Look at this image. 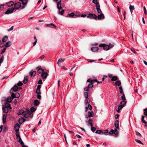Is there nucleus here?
<instances>
[{"label": "nucleus", "instance_id": "obj_13", "mask_svg": "<svg viewBox=\"0 0 147 147\" xmlns=\"http://www.w3.org/2000/svg\"><path fill=\"white\" fill-rule=\"evenodd\" d=\"M25 121V119L23 117H21L18 120V122L19 123L21 124H22Z\"/></svg>", "mask_w": 147, "mask_h": 147}, {"label": "nucleus", "instance_id": "obj_57", "mask_svg": "<svg viewBox=\"0 0 147 147\" xmlns=\"http://www.w3.org/2000/svg\"><path fill=\"white\" fill-rule=\"evenodd\" d=\"M6 107H7L8 109L9 108V109H12L11 107V105L10 104H8L6 106Z\"/></svg>", "mask_w": 147, "mask_h": 147}, {"label": "nucleus", "instance_id": "obj_21", "mask_svg": "<svg viewBox=\"0 0 147 147\" xmlns=\"http://www.w3.org/2000/svg\"><path fill=\"white\" fill-rule=\"evenodd\" d=\"M3 112L5 113H7L8 112V109H7V107L5 106L4 107H3L2 109Z\"/></svg>", "mask_w": 147, "mask_h": 147}, {"label": "nucleus", "instance_id": "obj_27", "mask_svg": "<svg viewBox=\"0 0 147 147\" xmlns=\"http://www.w3.org/2000/svg\"><path fill=\"white\" fill-rule=\"evenodd\" d=\"M8 37L7 36H5L2 39V41L3 42H5L8 39Z\"/></svg>", "mask_w": 147, "mask_h": 147}, {"label": "nucleus", "instance_id": "obj_29", "mask_svg": "<svg viewBox=\"0 0 147 147\" xmlns=\"http://www.w3.org/2000/svg\"><path fill=\"white\" fill-rule=\"evenodd\" d=\"M34 103L35 106H38L39 104V102L37 100H35L34 101Z\"/></svg>", "mask_w": 147, "mask_h": 147}, {"label": "nucleus", "instance_id": "obj_2", "mask_svg": "<svg viewBox=\"0 0 147 147\" xmlns=\"http://www.w3.org/2000/svg\"><path fill=\"white\" fill-rule=\"evenodd\" d=\"M99 46L100 47H103L104 50L107 51L109 49V45L105 44H100Z\"/></svg>", "mask_w": 147, "mask_h": 147}, {"label": "nucleus", "instance_id": "obj_58", "mask_svg": "<svg viewBox=\"0 0 147 147\" xmlns=\"http://www.w3.org/2000/svg\"><path fill=\"white\" fill-rule=\"evenodd\" d=\"M37 98L39 99H40L41 98V97L40 95V94H37Z\"/></svg>", "mask_w": 147, "mask_h": 147}, {"label": "nucleus", "instance_id": "obj_36", "mask_svg": "<svg viewBox=\"0 0 147 147\" xmlns=\"http://www.w3.org/2000/svg\"><path fill=\"white\" fill-rule=\"evenodd\" d=\"M12 99V98H11V97H9L7 100V102L9 103H10Z\"/></svg>", "mask_w": 147, "mask_h": 147}, {"label": "nucleus", "instance_id": "obj_60", "mask_svg": "<svg viewBox=\"0 0 147 147\" xmlns=\"http://www.w3.org/2000/svg\"><path fill=\"white\" fill-rule=\"evenodd\" d=\"M143 9H144V13L145 15H146L147 13V11H146V7H143Z\"/></svg>", "mask_w": 147, "mask_h": 147}, {"label": "nucleus", "instance_id": "obj_8", "mask_svg": "<svg viewBox=\"0 0 147 147\" xmlns=\"http://www.w3.org/2000/svg\"><path fill=\"white\" fill-rule=\"evenodd\" d=\"M85 122L86 123H88V125H90L91 127L93 126V120L91 119H89L88 121H86Z\"/></svg>", "mask_w": 147, "mask_h": 147}, {"label": "nucleus", "instance_id": "obj_5", "mask_svg": "<svg viewBox=\"0 0 147 147\" xmlns=\"http://www.w3.org/2000/svg\"><path fill=\"white\" fill-rule=\"evenodd\" d=\"M21 6V3L20 2H18L16 3L14 5V8L16 9H19Z\"/></svg>", "mask_w": 147, "mask_h": 147}, {"label": "nucleus", "instance_id": "obj_52", "mask_svg": "<svg viewBox=\"0 0 147 147\" xmlns=\"http://www.w3.org/2000/svg\"><path fill=\"white\" fill-rule=\"evenodd\" d=\"M88 86V88H91L93 87V85L91 83L89 84Z\"/></svg>", "mask_w": 147, "mask_h": 147}, {"label": "nucleus", "instance_id": "obj_40", "mask_svg": "<svg viewBox=\"0 0 147 147\" xmlns=\"http://www.w3.org/2000/svg\"><path fill=\"white\" fill-rule=\"evenodd\" d=\"M6 49L5 47L3 48L1 51L0 53V54H3V53H4V52L6 50Z\"/></svg>", "mask_w": 147, "mask_h": 147}, {"label": "nucleus", "instance_id": "obj_20", "mask_svg": "<svg viewBox=\"0 0 147 147\" xmlns=\"http://www.w3.org/2000/svg\"><path fill=\"white\" fill-rule=\"evenodd\" d=\"M14 2L13 1H11L6 3L8 7H11L14 4Z\"/></svg>", "mask_w": 147, "mask_h": 147}, {"label": "nucleus", "instance_id": "obj_54", "mask_svg": "<svg viewBox=\"0 0 147 147\" xmlns=\"http://www.w3.org/2000/svg\"><path fill=\"white\" fill-rule=\"evenodd\" d=\"M4 9V5L2 4L0 5V10H2Z\"/></svg>", "mask_w": 147, "mask_h": 147}, {"label": "nucleus", "instance_id": "obj_51", "mask_svg": "<svg viewBox=\"0 0 147 147\" xmlns=\"http://www.w3.org/2000/svg\"><path fill=\"white\" fill-rule=\"evenodd\" d=\"M102 131L100 130H98L96 131L95 133L96 134H100L102 133Z\"/></svg>", "mask_w": 147, "mask_h": 147}, {"label": "nucleus", "instance_id": "obj_19", "mask_svg": "<svg viewBox=\"0 0 147 147\" xmlns=\"http://www.w3.org/2000/svg\"><path fill=\"white\" fill-rule=\"evenodd\" d=\"M59 9V11L58 12V13L59 14H60L61 15H62L64 12V10L62 9V8H61Z\"/></svg>", "mask_w": 147, "mask_h": 147}, {"label": "nucleus", "instance_id": "obj_17", "mask_svg": "<svg viewBox=\"0 0 147 147\" xmlns=\"http://www.w3.org/2000/svg\"><path fill=\"white\" fill-rule=\"evenodd\" d=\"M36 73V72L35 71H33V70H31L30 72V76H34Z\"/></svg>", "mask_w": 147, "mask_h": 147}, {"label": "nucleus", "instance_id": "obj_14", "mask_svg": "<svg viewBox=\"0 0 147 147\" xmlns=\"http://www.w3.org/2000/svg\"><path fill=\"white\" fill-rule=\"evenodd\" d=\"M20 125L18 124H16L14 126V128L16 131H19Z\"/></svg>", "mask_w": 147, "mask_h": 147}, {"label": "nucleus", "instance_id": "obj_32", "mask_svg": "<svg viewBox=\"0 0 147 147\" xmlns=\"http://www.w3.org/2000/svg\"><path fill=\"white\" fill-rule=\"evenodd\" d=\"M28 81V79L27 76H25L24 79L23 80V83L24 84H26Z\"/></svg>", "mask_w": 147, "mask_h": 147}, {"label": "nucleus", "instance_id": "obj_39", "mask_svg": "<svg viewBox=\"0 0 147 147\" xmlns=\"http://www.w3.org/2000/svg\"><path fill=\"white\" fill-rule=\"evenodd\" d=\"M126 100H123V101H121L120 103V104L121 105H124L126 104Z\"/></svg>", "mask_w": 147, "mask_h": 147}, {"label": "nucleus", "instance_id": "obj_59", "mask_svg": "<svg viewBox=\"0 0 147 147\" xmlns=\"http://www.w3.org/2000/svg\"><path fill=\"white\" fill-rule=\"evenodd\" d=\"M22 84H23L22 82H19L17 84L19 86H21L22 85Z\"/></svg>", "mask_w": 147, "mask_h": 147}, {"label": "nucleus", "instance_id": "obj_35", "mask_svg": "<svg viewBox=\"0 0 147 147\" xmlns=\"http://www.w3.org/2000/svg\"><path fill=\"white\" fill-rule=\"evenodd\" d=\"M118 79L117 77L116 76H113L111 79V80L113 81H116Z\"/></svg>", "mask_w": 147, "mask_h": 147}, {"label": "nucleus", "instance_id": "obj_55", "mask_svg": "<svg viewBox=\"0 0 147 147\" xmlns=\"http://www.w3.org/2000/svg\"><path fill=\"white\" fill-rule=\"evenodd\" d=\"M68 15L69 17H73L74 16V14L72 12L70 13H69Z\"/></svg>", "mask_w": 147, "mask_h": 147}, {"label": "nucleus", "instance_id": "obj_50", "mask_svg": "<svg viewBox=\"0 0 147 147\" xmlns=\"http://www.w3.org/2000/svg\"><path fill=\"white\" fill-rule=\"evenodd\" d=\"M144 116H142V122H143L144 123H146V122L144 119Z\"/></svg>", "mask_w": 147, "mask_h": 147}, {"label": "nucleus", "instance_id": "obj_11", "mask_svg": "<svg viewBox=\"0 0 147 147\" xmlns=\"http://www.w3.org/2000/svg\"><path fill=\"white\" fill-rule=\"evenodd\" d=\"M105 18V16L102 13H101L100 14L98 15L97 16V18L98 20L103 19Z\"/></svg>", "mask_w": 147, "mask_h": 147}, {"label": "nucleus", "instance_id": "obj_12", "mask_svg": "<svg viewBox=\"0 0 147 147\" xmlns=\"http://www.w3.org/2000/svg\"><path fill=\"white\" fill-rule=\"evenodd\" d=\"M7 116V115L6 114H3L2 119L3 123H4L6 122Z\"/></svg>", "mask_w": 147, "mask_h": 147}, {"label": "nucleus", "instance_id": "obj_61", "mask_svg": "<svg viewBox=\"0 0 147 147\" xmlns=\"http://www.w3.org/2000/svg\"><path fill=\"white\" fill-rule=\"evenodd\" d=\"M98 43L95 42L94 43H91V45L92 46H96V45H98Z\"/></svg>", "mask_w": 147, "mask_h": 147}, {"label": "nucleus", "instance_id": "obj_63", "mask_svg": "<svg viewBox=\"0 0 147 147\" xmlns=\"http://www.w3.org/2000/svg\"><path fill=\"white\" fill-rule=\"evenodd\" d=\"M3 57H1L0 58V63H1L3 61Z\"/></svg>", "mask_w": 147, "mask_h": 147}, {"label": "nucleus", "instance_id": "obj_28", "mask_svg": "<svg viewBox=\"0 0 147 147\" xmlns=\"http://www.w3.org/2000/svg\"><path fill=\"white\" fill-rule=\"evenodd\" d=\"M93 112L89 111L88 113V117L90 118L93 116Z\"/></svg>", "mask_w": 147, "mask_h": 147}, {"label": "nucleus", "instance_id": "obj_15", "mask_svg": "<svg viewBox=\"0 0 147 147\" xmlns=\"http://www.w3.org/2000/svg\"><path fill=\"white\" fill-rule=\"evenodd\" d=\"M99 49L98 47H94L91 48V50L93 52L97 51Z\"/></svg>", "mask_w": 147, "mask_h": 147}, {"label": "nucleus", "instance_id": "obj_62", "mask_svg": "<svg viewBox=\"0 0 147 147\" xmlns=\"http://www.w3.org/2000/svg\"><path fill=\"white\" fill-rule=\"evenodd\" d=\"M87 107H88V109L90 110H91L92 109V106L90 105H89V104L88 105Z\"/></svg>", "mask_w": 147, "mask_h": 147}, {"label": "nucleus", "instance_id": "obj_18", "mask_svg": "<svg viewBox=\"0 0 147 147\" xmlns=\"http://www.w3.org/2000/svg\"><path fill=\"white\" fill-rule=\"evenodd\" d=\"M46 25L47 27H50L51 28H55L56 27V26L55 25L52 23H51L49 24H47Z\"/></svg>", "mask_w": 147, "mask_h": 147}, {"label": "nucleus", "instance_id": "obj_30", "mask_svg": "<svg viewBox=\"0 0 147 147\" xmlns=\"http://www.w3.org/2000/svg\"><path fill=\"white\" fill-rule=\"evenodd\" d=\"M124 107V106L123 105H121L119 106L118 107V109L117 110L118 112H119L120 110L122 108Z\"/></svg>", "mask_w": 147, "mask_h": 147}, {"label": "nucleus", "instance_id": "obj_45", "mask_svg": "<svg viewBox=\"0 0 147 147\" xmlns=\"http://www.w3.org/2000/svg\"><path fill=\"white\" fill-rule=\"evenodd\" d=\"M114 44H112L111 43H110L109 45V48H111V49L112 48L114 47Z\"/></svg>", "mask_w": 147, "mask_h": 147}, {"label": "nucleus", "instance_id": "obj_41", "mask_svg": "<svg viewBox=\"0 0 147 147\" xmlns=\"http://www.w3.org/2000/svg\"><path fill=\"white\" fill-rule=\"evenodd\" d=\"M121 99L123 100H125L126 98L125 94L124 93L122 94V96H121Z\"/></svg>", "mask_w": 147, "mask_h": 147}, {"label": "nucleus", "instance_id": "obj_1", "mask_svg": "<svg viewBox=\"0 0 147 147\" xmlns=\"http://www.w3.org/2000/svg\"><path fill=\"white\" fill-rule=\"evenodd\" d=\"M10 93L11 94V96L12 97V99L14 98H18L20 96V94L18 92H16L15 94L12 93V90H11Z\"/></svg>", "mask_w": 147, "mask_h": 147}, {"label": "nucleus", "instance_id": "obj_48", "mask_svg": "<svg viewBox=\"0 0 147 147\" xmlns=\"http://www.w3.org/2000/svg\"><path fill=\"white\" fill-rule=\"evenodd\" d=\"M114 130L113 129H112L111 130V131H109V135H112L113 134H114Z\"/></svg>", "mask_w": 147, "mask_h": 147}, {"label": "nucleus", "instance_id": "obj_4", "mask_svg": "<svg viewBox=\"0 0 147 147\" xmlns=\"http://www.w3.org/2000/svg\"><path fill=\"white\" fill-rule=\"evenodd\" d=\"M15 9V8L13 7H10L7 9L5 12V14H9L11 13Z\"/></svg>", "mask_w": 147, "mask_h": 147}, {"label": "nucleus", "instance_id": "obj_42", "mask_svg": "<svg viewBox=\"0 0 147 147\" xmlns=\"http://www.w3.org/2000/svg\"><path fill=\"white\" fill-rule=\"evenodd\" d=\"M92 3L95 4L96 5L98 4H99V2L97 1V0H93Z\"/></svg>", "mask_w": 147, "mask_h": 147}, {"label": "nucleus", "instance_id": "obj_56", "mask_svg": "<svg viewBox=\"0 0 147 147\" xmlns=\"http://www.w3.org/2000/svg\"><path fill=\"white\" fill-rule=\"evenodd\" d=\"M135 131L136 133V134L138 136H142V135H141V134H140V133L138 132L137 131Z\"/></svg>", "mask_w": 147, "mask_h": 147}, {"label": "nucleus", "instance_id": "obj_6", "mask_svg": "<svg viewBox=\"0 0 147 147\" xmlns=\"http://www.w3.org/2000/svg\"><path fill=\"white\" fill-rule=\"evenodd\" d=\"M36 69L37 70L38 73L39 74H42L44 72V70L41 69V66H40L37 67Z\"/></svg>", "mask_w": 147, "mask_h": 147}, {"label": "nucleus", "instance_id": "obj_25", "mask_svg": "<svg viewBox=\"0 0 147 147\" xmlns=\"http://www.w3.org/2000/svg\"><path fill=\"white\" fill-rule=\"evenodd\" d=\"M61 2H57V7L58 9H60L61 8H62L61 6Z\"/></svg>", "mask_w": 147, "mask_h": 147}, {"label": "nucleus", "instance_id": "obj_10", "mask_svg": "<svg viewBox=\"0 0 147 147\" xmlns=\"http://www.w3.org/2000/svg\"><path fill=\"white\" fill-rule=\"evenodd\" d=\"M96 9L97 11V12L98 13H100L101 12V9L100 8V6L99 4H98L96 5Z\"/></svg>", "mask_w": 147, "mask_h": 147}, {"label": "nucleus", "instance_id": "obj_64", "mask_svg": "<svg viewBox=\"0 0 147 147\" xmlns=\"http://www.w3.org/2000/svg\"><path fill=\"white\" fill-rule=\"evenodd\" d=\"M13 26H12L9 29H8L7 30L8 31H10L13 30Z\"/></svg>", "mask_w": 147, "mask_h": 147}, {"label": "nucleus", "instance_id": "obj_37", "mask_svg": "<svg viewBox=\"0 0 147 147\" xmlns=\"http://www.w3.org/2000/svg\"><path fill=\"white\" fill-rule=\"evenodd\" d=\"M84 95L85 97L86 98V99H87L88 98V93L87 92H85L84 93Z\"/></svg>", "mask_w": 147, "mask_h": 147}, {"label": "nucleus", "instance_id": "obj_47", "mask_svg": "<svg viewBox=\"0 0 147 147\" xmlns=\"http://www.w3.org/2000/svg\"><path fill=\"white\" fill-rule=\"evenodd\" d=\"M35 110L36 109L33 107H31L30 109V111L32 113L34 112Z\"/></svg>", "mask_w": 147, "mask_h": 147}, {"label": "nucleus", "instance_id": "obj_53", "mask_svg": "<svg viewBox=\"0 0 147 147\" xmlns=\"http://www.w3.org/2000/svg\"><path fill=\"white\" fill-rule=\"evenodd\" d=\"M96 128L93 127H92H92L91 128V131L93 132H94L96 130Z\"/></svg>", "mask_w": 147, "mask_h": 147}, {"label": "nucleus", "instance_id": "obj_44", "mask_svg": "<svg viewBox=\"0 0 147 147\" xmlns=\"http://www.w3.org/2000/svg\"><path fill=\"white\" fill-rule=\"evenodd\" d=\"M119 92L121 94H123V90L121 86H120L119 87Z\"/></svg>", "mask_w": 147, "mask_h": 147}, {"label": "nucleus", "instance_id": "obj_22", "mask_svg": "<svg viewBox=\"0 0 147 147\" xmlns=\"http://www.w3.org/2000/svg\"><path fill=\"white\" fill-rule=\"evenodd\" d=\"M129 9L131 12L132 14V13L133 10H134L135 9L134 6H132L131 5H130L129 6Z\"/></svg>", "mask_w": 147, "mask_h": 147}, {"label": "nucleus", "instance_id": "obj_24", "mask_svg": "<svg viewBox=\"0 0 147 147\" xmlns=\"http://www.w3.org/2000/svg\"><path fill=\"white\" fill-rule=\"evenodd\" d=\"M11 44V42L10 41L7 42L5 44V47H10Z\"/></svg>", "mask_w": 147, "mask_h": 147}, {"label": "nucleus", "instance_id": "obj_7", "mask_svg": "<svg viewBox=\"0 0 147 147\" xmlns=\"http://www.w3.org/2000/svg\"><path fill=\"white\" fill-rule=\"evenodd\" d=\"M30 112L29 111H24L22 115L25 118H27L29 116Z\"/></svg>", "mask_w": 147, "mask_h": 147}, {"label": "nucleus", "instance_id": "obj_26", "mask_svg": "<svg viewBox=\"0 0 147 147\" xmlns=\"http://www.w3.org/2000/svg\"><path fill=\"white\" fill-rule=\"evenodd\" d=\"M19 1L22 2V4L23 5H26L28 1V0H19Z\"/></svg>", "mask_w": 147, "mask_h": 147}, {"label": "nucleus", "instance_id": "obj_38", "mask_svg": "<svg viewBox=\"0 0 147 147\" xmlns=\"http://www.w3.org/2000/svg\"><path fill=\"white\" fill-rule=\"evenodd\" d=\"M64 60H65V59H59V60L58 61L57 64L58 65H59V63L63 62L64 61Z\"/></svg>", "mask_w": 147, "mask_h": 147}, {"label": "nucleus", "instance_id": "obj_23", "mask_svg": "<svg viewBox=\"0 0 147 147\" xmlns=\"http://www.w3.org/2000/svg\"><path fill=\"white\" fill-rule=\"evenodd\" d=\"M12 89H13L14 91L16 92L18 90V87L16 85H15L11 89V90Z\"/></svg>", "mask_w": 147, "mask_h": 147}, {"label": "nucleus", "instance_id": "obj_16", "mask_svg": "<svg viewBox=\"0 0 147 147\" xmlns=\"http://www.w3.org/2000/svg\"><path fill=\"white\" fill-rule=\"evenodd\" d=\"M115 125L117 129H119V122L118 120H116L115 121Z\"/></svg>", "mask_w": 147, "mask_h": 147}, {"label": "nucleus", "instance_id": "obj_3", "mask_svg": "<svg viewBox=\"0 0 147 147\" xmlns=\"http://www.w3.org/2000/svg\"><path fill=\"white\" fill-rule=\"evenodd\" d=\"M87 17L90 19H92L93 18L95 20L97 19V16L94 14H89L87 16Z\"/></svg>", "mask_w": 147, "mask_h": 147}, {"label": "nucleus", "instance_id": "obj_43", "mask_svg": "<svg viewBox=\"0 0 147 147\" xmlns=\"http://www.w3.org/2000/svg\"><path fill=\"white\" fill-rule=\"evenodd\" d=\"M135 140L136 142H137V143H138L139 144H140L142 145L143 144V143L140 140H139L135 139Z\"/></svg>", "mask_w": 147, "mask_h": 147}, {"label": "nucleus", "instance_id": "obj_49", "mask_svg": "<svg viewBox=\"0 0 147 147\" xmlns=\"http://www.w3.org/2000/svg\"><path fill=\"white\" fill-rule=\"evenodd\" d=\"M36 92L37 94H41L40 89H36Z\"/></svg>", "mask_w": 147, "mask_h": 147}, {"label": "nucleus", "instance_id": "obj_34", "mask_svg": "<svg viewBox=\"0 0 147 147\" xmlns=\"http://www.w3.org/2000/svg\"><path fill=\"white\" fill-rule=\"evenodd\" d=\"M108 132V130H104L103 131H102V134H104L105 135H107V133Z\"/></svg>", "mask_w": 147, "mask_h": 147}, {"label": "nucleus", "instance_id": "obj_31", "mask_svg": "<svg viewBox=\"0 0 147 147\" xmlns=\"http://www.w3.org/2000/svg\"><path fill=\"white\" fill-rule=\"evenodd\" d=\"M24 111L23 110H20L17 113V114L18 115H22Z\"/></svg>", "mask_w": 147, "mask_h": 147}, {"label": "nucleus", "instance_id": "obj_9", "mask_svg": "<svg viewBox=\"0 0 147 147\" xmlns=\"http://www.w3.org/2000/svg\"><path fill=\"white\" fill-rule=\"evenodd\" d=\"M48 75V74L46 72H43L41 75V77L42 78L46 79Z\"/></svg>", "mask_w": 147, "mask_h": 147}, {"label": "nucleus", "instance_id": "obj_46", "mask_svg": "<svg viewBox=\"0 0 147 147\" xmlns=\"http://www.w3.org/2000/svg\"><path fill=\"white\" fill-rule=\"evenodd\" d=\"M16 135L17 138L20 137L19 131H16Z\"/></svg>", "mask_w": 147, "mask_h": 147}, {"label": "nucleus", "instance_id": "obj_33", "mask_svg": "<svg viewBox=\"0 0 147 147\" xmlns=\"http://www.w3.org/2000/svg\"><path fill=\"white\" fill-rule=\"evenodd\" d=\"M115 84L116 86H119L121 84V82L119 80H117L115 82Z\"/></svg>", "mask_w": 147, "mask_h": 147}]
</instances>
